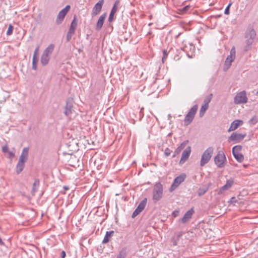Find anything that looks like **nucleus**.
Returning a JSON list of instances; mask_svg holds the SVG:
<instances>
[{
  "mask_svg": "<svg viewBox=\"0 0 258 258\" xmlns=\"http://www.w3.org/2000/svg\"><path fill=\"white\" fill-rule=\"evenodd\" d=\"M208 106L205 105H203L202 106L199 112V115L200 117H202L204 115L206 111L208 109Z\"/></svg>",
  "mask_w": 258,
  "mask_h": 258,
  "instance_id": "a878e982",
  "label": "nucleus"
},
{
  "mask_svg": "<svg viewBox=\"0 0 258 258\" xmlns=\"http://www.w3.org/2000/svg\"><path fill=\"white\" fill-rule=\"evenodd\" d=\"M106 14H102L101 16H100V17L99 18V19L97 21V24H96V30H99L101 29V28L103 25L104 20L106 18Z\"/></svg>",
  "mask_w": 258,
  "mask_h": 258,
  "instance_id": "6ab92c4d",
  "label": "nucleus"
},
{
  "mask_svg": "<svg viewBox=\"0 0 258 258\" xmlns=\"http://www.w3.org/2000/svg\"><path fill=\"white\" fill-rule=\"evenodd\" d=\"M172 215L174 217H176L178 215V212L177 211H175L172 212Z\"/></svg>",
  "mask_w": 258,
  "mask_h": 258,
  "instance_id": "49530a36",
  "label": "nucleus"
},
{
  "mask_svg": "<svg viewBox=\"0 0 258 258\" xmlns=\"http://www.w3.org/2000/svg\"><path fill=\"white\" fill-rule=\"evenodd\" d=\"M198 108V106L197 104H196L190 109L184 119V124L185 125L187 126L192 122L197 112Z\"/></svg>",
  "mask_w": 258,
  "mask_h": 258,
  "instance_id": "423d86ee",
  "label": "nucleus"
},
{
  "mask_svg": "<svg viewBox=\"0 0 258 258\" xmlns=\"http://www.w3.org/2000/svg\"><path fill=\"white\" fill-rule=\"evenodd\" d=\"M32 69L36 70L37 69L36 58L33 57L32 59Z\"/></svg>",
  "mask_w": 258,
  "mask_h": 258,
  "instance_id": "e433bc0d",
  "label": "nucleus"
},
{
  "mask_svg": "<svg viewBox=\"0 0 258 258\" xmlns=\"http://www.w3.org/2000/svg\"><path fill=\"white\" fill-rule=\"evenodd\" d=\"M233 155L238 162H241L243 161L244 156L240 153H235V154L233 153Z\"/></svg>",
  "mask_w": 258,
  "mask_h": 258,
  "instance_id": "393cba45",
  "label": "nucleus"
},
{
  "mask_svg": "<svg viewBox=\"0 0 258 258\" xmlns=\"http://www.w3.org/2000/svg\"><path fill=\"white\" fill-rule=\"evenodd\" d=\"M188 143V141H185L182 142L180 146H179L175 150V153L179 154L182 150L185 147L186 144Z\"/></svg>",
  "mask_w": 258,
  "mask_h": 258,
  "instance_id": "5701e85b",
  "label": "nucleus"
},
{
  "mask_svg": "<svg viewBox=\"0 0 258 258\" xmlns=\"http://www.w3.org/2000/svg\"><path fill=\"white\" fill-rule=\"evenodd\" d=\"M70 8V6L69 5H67L59 12L56 19V23L57 24L61 23Z\"/></svg>",
  "mask_w": 258,
  "mask_h": 258,
  "instance_id": "ddd939ff",
  "label": "nucleus"
},
{
  "mask_svg": "<svg viewBox=\"0 0 258 258\" xmlns=\"http://www.w3.org/2000/svg\"><path fill=\"white\" fill-rule=\"evenodd\" d=\"M208 190V187H203L200 188L198 192V195L199 196H201L204 195L207 191Z\"/></svg>",
  "mask_w": 258,
  "mask_h": 258,
  "instance_id": "bb28decb",
  "label": "nucleus"
},
{
  "mask_svg": "<svg viewBox=\"0 0 258 258\" xmlns=\"http://www.w3.org/2000/svg\"><path fill=\"white\" fill-rule=\"evenodd\" d=\"M243 123V121L242 120H235L233 121L229 129L228 130V132H230L231 131H233L237 129L239 126L241 125Z\"/></svg>",
  "mask_w": 258,
  "mask_h": 258,
  "instance_id": "a211bd4d",
  "label": "nucleus"
},
{
  "mask_svg": "<svg viewBox=\"0 0 258 258\" xmlns=\"http://www.w3.org/2000/svg\"><path fill=\"white\" fill-rule=\"evenodd\" d=\"M39 185V180L38 179H35L34 182L33 184V187L32 189V194L34 195L37 191V187Z\"/></svg>",
  "mask_w": 258,
  "mask_h": 258,
  "instance_id": "b1692460",
  "label": "nucleus"
},
{
  "mask_svg": "<svg viewBox=\"0 0 258 258\" xmlns=\"http://www.w3.org/2000/svg\"><path fill=\"white\" fill-rule=\"evenodd\" d=\"M119 4V1H116L112 9H111V11L110 12V13L109 14V18H108V21L109 22H111L113 20V16H114V14L117 11V5H118Z\"/></svg>",
  "mask_w": 258,
  "mask_h": 258,
  "instance_id": "aec40b11",
  "label": "nucleus"
},
{
  "mask_svg": "<svg viewBox=\"0 0 258 258\" xmlns=\"http://www.w3.org/2000/svg\"><path fill=\"white\" fill-rule=\"evenodd\" d=\"M104 1L100 0L97 3L92 9V15L96 16L98 14L101 10L103 5Z\"/></svg>",
  "mask_w": 258,
  "mask_h": 258,
  "instance_id": "dca6fc26",
  "label": "nucleus"
},
{
  "mask_svg": "<svg viewBox=\"0 0 258 258\" xmlns=\"http://www.w3.org/2000/svg\"><path fill=\"white\" fill-rule=\"evenodd\" d=\"M246 136L245 133L239 134L236 132L233 133L228 138V141L234 142L235 143H239L243 140Z\"/></svg>",
  "mask_w": 258,
  "mask_h": 258,
  "instance_id": "f8f14e48",
  "label": "nucleus"
},
{
  "mask_svg": "<svg viewBox=\"0 0 258 258\" xmlns=\"http://www.w3.org/2000/svg\"><path fill=\"white\" fill-rule=\"evenodd\" d=\"M236 51L234 47H233L230 52V55H228L225 61L224 70H227L231 65L232 62L235 58Z\"/></svg>",
  "mask_w": 258,
  "mask_h": 258,
  "instance_id": "9b49d317",
  "label": "nucleus"
},
{
  "mask_svg": "<svg viewBox=\"0 0 258 258\" xmlns=\"http://www.w3.org/2000/svg\"><path fill=\"white\" fill-rule=\"evenodd\" d=\"M247 101V98L245 91H242L238 93L234 98V102L236 104L245 103Z\"/></svg>",
  "mask_w": 258,
  "mask_h": 258,
  "instance_id": "1a4fd4ad",
  "label": "nucleus"
},
{
  "mask_svg": "<svg viewBox=\"0 0 258 258\" xmlns=\"http://www.w3.org/2000/svg\"><path fill=\"white\" fill-rule=\"evenodd\" d=\"M39 47L38 46L35 49L33 57L36 58V56L38 54V51H39Z\"/></svg>",
  "mask_w": 258,
  "mask_h": 258,
  "instance_id": "a19ab883",
  "label": "nucleus"
},
{
  "mask_svg": "<svg viewBox=\"0 0 258 258\" xmlns=\"http://www.w3.org/2000/svg\"><path fill=\"white\" fill-rule=\"evenodd\" d=\"M163 185L160 182H156L153 189L152 200L156 203L160 201L163 197Z\"/></svg>",
  "mask_w": 258,
  "mask_h": 258,
  "instance_id": "7ed1b4c3",
  "label": "nucleus"
},
{
  "mask_svg": "<svg viewBox=\"0 0 258 258\" xmlns=\"http://www.w3.org/2000/svg\"><path fill=\"white\" fill-rule=\"evenodd\" d=\"M147 199L146 198H145L140 202L138 207L134 211L132 214L133 218L136 217L144 209L147 204Z\"/></svg>",
  "mask_w": 258,
  "mask_h": 258,
  "instance_id": "4468645a",
  "label": "nucleus"
},
{
  "mask_svg": "<svg viewBox=\"0 0 258 258\" xmlns=\"http://www.w3.org/2000/svg\"><path fill=\"white\" fill-rule=\"evenodd\" d=\"M143 109H144L143 108H141V111H143Z\"/></svg>",
  "mask_w": 258,
  "mask_h": 258,
  "instance_id": "603ef678",
  "label": "nucleus"
},
{
  "mask_svg": "<svg viewBox=\"0 0 258 258\" xmlns=\"http://www.w3.org/2000/svg\"><path fill=\"white\" fill-rule=\"evenodd\" d=\"M236 202H237V200L235 197L231 198L229 201V203L230 204H233V205H234L235 203H236Z\"/></svg>",
  "mask_w": 258,
  "mask_h": 258,
  "instance_id": "58836bf2",
  "label": "nucleus"
},
{
  "mask_svg": "<svg viewBox=\"0 0 258 258\" xmlns=\"http://www.w3.org/2000/svg\"><path fill=\"white\" fill-rule=\"evenodd\" d=\"M114 233L113 231H107L106 232L105 235L104 237V239L102 241L103 243H106L109 242L110 238L112 236Z\"/></svg>",
  "mask_w": 258,
  "mask_h": 258,
  "instance_id": "412c9836",
  "label": "nucleus"
},
{
  "mask_svg": "<svg viewBox=\"0 0 258 258\" xmlns=\"http://www.w3.org/2000/svg\"><path fill=\"white\" fill-rule=\"evenodd\" d=\"M256 32L253 29H249L247 30L245 35V38L246 39V46L245 50H247L249 48L250 46L253 42L256 37Z\"/></svg>",
  "mask_w": 258,
  "mask_h": 258,
  "instance_id": "20e7f679",
  "label": "nucleus"
},
{
  "mask_svg": "<svg viewBox=\"0 0 258 258\" xmlns=\"http://www.w3.org/2000/svg\"><path fill=\"white\" fill-rule=\"evenodd\" d=\"M226 160L225 156L222 151H219L214 158L215 163L219 168L224 167V162Z\"/></svg>",
  "mask_w": 258,
  "mask_h": 258,
  "instance_id": "0eeeda50",
  "label": "nucleus"
},
{
  "mask_svg": "<svg viewBox=\"0 0 258 258\" xmlns=\"http://www.w3.org/2000/svg\"><path fill=\"white\" fill-rule=\"evenodd\" d=\"M54 48V45L51 44L49 45L43 51L40 58V62L43 66H45L48 64Z\"/></svg>",
  "mask_w": 258,
  "mask_h": 258,
  "instance_id": "f03ea898",
  "label": "nucleus"
},
{
  "mask_svg": "<svg viewBox=\"0 0 258 258\" xmlns=\"http://www.w3.org/2000/svg\"><path fill=\"white\" fill-rule=\"evenodd\" d=\"M127 255L126 247H123L119 251L116 258H125Z\"/></svg>",
  "mask_w": 258,
  "mask_h": 258,
  "instance_id": "4be33fe9",
  "label": "nucleus"
},
{
  "mask_svg": "<svg viewBox=\"0 0 258 258\" xmlns=\"http://www.w3.org/2000/svg\"><path fill=\"white\" fill-rule=\"evenodd\" d=\"M194 213V210L193 208H191L188 211H187L183 217L181 218V221L182 223H185L190 219H191L193 214Z\"/></svg>",
  "mask_w": 258,
  "mask_h": 258,
  "instance_id": "f3484780",
  "label": "nucleus"
},
{
  "mask_svg": "<svg viewBox=\"0 0 258 258\" xmlns=\"http://www.w3.org/2000/svg\"><path fill=\"white\" fill-rule=\"evenodd\" d=\"M168 119H170L171 118V115L170 114H168Z\"/></svg>",
  "mask_w": 258,
  "mask_h": 258,
  "instance_id": "3c124183",
  "label": "nucleus"
},
{
  "mask_svg": "<svg viewBox=\"0 0 258 258\" xmlns=\"http://www.w3.org/2000/svg\"><path fill=\"white\" fill-rule=\"evenodd\" d=\"M229 189V188L226 186V185H224L219 189L218 192V194L221 195L224 191H226Z\"/></svg>",
  "mask_w": 258,
  "mask_h": 258,
  "instance_id": "473e14b6",
  "label": "nucleus"
},
{
  "mask_svg": "<svg viewBox=\"0 0 258 258\" xmlns=\"http://www.w3.org/2000/svg\"><path fill=\"white\" fill-rule=\"evenodd\" d=\"M213 152L214 149L212 147H209L204 152L200 161V165L201 166H204L210 161L213 154Z\"/></svg>",
  "mask_w": 258,
  "mask_h": 258,
  "instance_id": "39448f33",
  "label": "nucleus"
},
{
  "mask_svg": "<svg viewBox=\"0 0 258 258\" xmlns=\"http://www.w3.org/2000/svg\"><path fill=\"white\" fill-rule=\"evenodd\" d=\"M14 27L12 24H10L8 26V29L7 31L6 34L8 36H10L12 34L13 31Z\"/></svg>",
  "mask_w": 258,
  "mask_h": 258,
  "instance_id": "2f4dec72",
  "label": "nucleus"
},
{
  "mask_svg": "<svg viewBox=\"0 0 258 258\" xmlns=\"http://www.w3.org/2000/svg\"><path fill=\"white\" fill-rule=\"evenodd\" d=\"M9 156L10 158H13L15 156V154L12 151H9Z\"/></svg>",
  "mask_w": 258,
  "mask_h": 258,
  "instance_id": "c03bdc74",
  "label": "nucleus"
},
{
  "mask_svg": "<svg viewBox=\"0 0 258 258\" xmlns=\"http://www.w3.org/2000/svg\"><path fill=\"white\" fill-rule=\"evenodd\" d=\"M229 189V188L226 186V185H224L219 189L218 192V194L221 195L224 191H226Z\"/></svg>",
  "mask_w": 258,
  "mask_h": 258,
  "instance_id": "72a5a7b5",
  "label": "nucleus"
},
{
  "mask_svg": "<svg viewBox=\"0 0 258 258\" xmlns=\"http://www.w3.org/2000/svg\"><path fill=\"white\" fill-rule=\"evenodd\" d=\"M178 154H179L175 153V151L174 152L173 155H172V158H175Z\"/></svg>",
  "mask_w": 258,
  "mask_h": 258,
  "instance_id": "09e8293b",
  "label": "nucleus"
},
{
  "mask_svg": "<svg viewBox=\"0 0 258 258\" xmlns=\"http://www.w3.org/2000/svg\"><path fill=\"white\" fill-rule=\"evenodd\" d=\"M186 178V174L182 173L176 177L170 187V191L172 192L182 182L184 181Z\"/></svg>",
  "mask_w": 258,
  "mask_h": 258,
  "instance_id": "6e6552de",
  "label": "nucleus"
},
{
  "mask_svg": "<svg viewBox=\"0 0 258 258\" xmlns=\"http://www.w3.org/2000/svg\"><path fill=\"white\" fill-rule=\"evenodd\" d=\"M28 154L29 148L27 147L23 148L16 165V171L18 174H20L23 170L25 167V163L28 160Z\"/></svg>",
  "mask_w": 258,
  "mask_h": 258,
  "instance_id": "f257e3e1",
  "label": "nucleus"
},
{
  "mask_svg": "<svg viewBox=\"0 0 258 258\" xmlns=\"http://www.w3.org/2000/svg\"><path fill=\"white\" fill-rule=\"evenodd\" d=\"M241 150V146L240 145L235 146L232 148V153H238Z\"/></svg>",
  "mask_w": 258,
  "mask_h": 258,
  "instance_id": "c85d7f7f",
  "label": "nucleus"
},
{
  "mask_svg": "<svg viewBox=\"0 0 258 258\" xmlns=\"http://www.w3.org/2000/svg\"><path fill=\"white\" fill-rule=\"evenodd\" d=\"M231 6V4H229L227 7L225 8L224 11V14L226 15H229V8Z\"/></svg>",
  "mask_w": 258,
  "mask_h": 258,
  "instance_id": "ea45409f",
  "label": "nucleus"
},
{
  "mask_svg": "<svg viewBox=\"0 0 258 258\" xmlns=\"http://www.w3.org/2000/svg\"><path fill=\"white\" fill-rule=\"evenodd\" d=\"M257 95H258V91L256 92V93Z\"/></svg>",
  "mask_w": 258,
  "mask_h": 258,
  "instance_id": "6e6d98bb",
  "label": "nucleus"
},
{
  "mask_svg": "<svg viewBox=\"0 0 258 258\" xmlns=\"http://www.w3.org/2000/svg\"><path fill=\"white\" fill-rule=\"evenodd\" d=\"M77 26V22L76 21V18L75 17L72 21L70 27L69 29V31L67 33L66 36V40L67 42H69L71 40L72 36L75 34L76 29Z\"/></svg>",
  "mask_w": 258,
  "mask_h": 258,
  "instance_id": "9d476101",
  "label": "nucleus"
},
{
  "mask_svg": "<svg viewBox=\"0 0 258 258\" xmlns=\"http://www.w3.org/2000/svg\"><path fill=\"white\" fill-rule=\"evenodd\" d=\"M4 244V243H3V242L2 240V239L0 238V244H1V245H2V244Z\"/></svg>",
  "mask_w": 258,
  "mask_h": 258,
  "instance_id": "8fccbe9b",
  "label": "nucleus"
},
{
  "mask_svg": "<svg viewBox=\"0 0 258 258\" xmlns=\"http://www.w3.org/2000/svg\"><path fill=\"white\" fill-rule=\"evenodd\" d=\"M191 153V148L188 146L182 152L181 157L179 161V164H183L189 158Z\"/></svg>",
  "mask_w": 258,
  "mask_h": 258,
  "instance_id": "2eb2a0df",
  "label": "nucleus"
},
{
  "mask_svg": "<svg viewBox=\"0 0 258 258\" xmlns=\"http://www.w3.org/2000/svg\"><path fill=\"white\" fill-rule=\"evenodd\" d=\"M143 109H144L143 108H141V111H143Z\"/></svg>",
  "mask_w": 258,
  "mask_h": 258,
  "instance_id": "864d4df0",
  "label": "nucleus"
},
{
  "mask_svg": "<svg viewBox=\"0 0 258 258\" xmlns=\"http://www.w3.org/2000/svg\"><path fill=\"white\" fill-rule=\"evenodd\" d=\"M2 151L3 152H9L8 151V148L7 146H4L3 148H2Z\"/></svg>",
  "mask_w": 258,
  "mask_h": 258,
  "instance_id": "a18cd8bd",
  "label": "nucleus"
},
{
  "mask_svg": "<svg viewBox=\"0 0 258 258\" xmlns=\"http://www.w3.org/2000/svg\"><path fill=\"white\" fill-rule=\"evenodd\" d=\"M258 121V118L256 116H253L249 120V123L250 124L254 125Z\"/></svg>",
  "mask_w": 258,
  "mask_h": 258,
  "instance_id": "f704fd0d",
  "label": "nucleus"
},
{
  "mask_svg": "<svg viewBox=\"0 0 258 258\" xmlns=\"http://www.w3.org/2000/svg\"><path fill=\"white\" fill-rule=\"evenodd\" d=\"M71 112V106L67 103L65 108L64 113L66 115H69Z\"/></svg>",
  "mask_w": 258,
  "mask_h": 258,
  "instance_id": "c756f323",
  "label": "nucleus"
},
{
  "mask_svg": "<svg viewBox=\"0 0 258 258\" xmlns=\"http://www.w3.org/2000/svg\"><path fill=\"white\" fill-rule=\"evenodd\" d=\"M189 9V7L188 6H186L183 7L181 10L182 13H185L187 10Z\"/></svg>",
  "mask_w": 258,
  "mask_h": 258,
  "instance_id": "37998d69",
  "label": "nucleus"
},
{
  "mask_svg": "<svg viewBox=\"0 0 258 258\" xmlns=\"http://www.w3.org/2000/svg\"><path fill=\"white\" fill-rule=\"evenodd\" d=\"M66 256V252L64 251H62L61 252V258H64Z\"/></svg>",
  "mask_w": 258,
  "mask_h": 258,
  "instance_id": "de8ad7c7",
  "label": "nucleus"
},
{
  "mask_svg": "<svg viewBox=\"0 0 258 258\" xmlns=\"http://www.w3.org/2000/svg\"><path fill=\"white\" fill-rule=\"evenodd\" d=\"M233 184V180L232 179H228L226 181V183L225 185L227 186L229 188L232 186Z\"/></svg>",
  "mask_w": 258,
  "mask_h": 258,
  "instance_id": "c9c22d12",
  "label": "nucleus"
},
{
  "mask_svg": "<svg viewBox=\"0 0 258 258\" xmlns=\"http://www.w3.org/2000/svg\"><path fill=\"white\" fill-rule=\"evenodd\" d=\"M171 153V151L169 148H167L164 151V155L166 157L169 156Z\"/></svg>",
  "mask_w": 258,
  "mask_h": 258,
  "instance_id": "4c0bfd02",
  "label": "nucleus"
},
{
  "mask_svg": "<svg viewBox=\"0 0 258 258\" xmlns=\"http://www.w3.org/2000/svg\"><path fill=\"white\" fill-rule=\"evenodd\" d=\"M212 97V94H211L204 101V104L209 107V103L210 102Z\"/></svg>",
  "mask_w": 258,
  "mask_h": 258,
  "instance_id": "cd10ccee",
  "label": "nucleus"
},
{
  "mask_svg": "<svg viewBox=\"0 0 258 258\" xmlns=\"http://www.w3.org/2000/svg\"><path fill=\"white\" fill-rule=\"evenodd\" d=\"M180 235H178L176 236L173 237L171 239V241L174 245H176L179 240Z\"/></svg>",
  "mask_w": 258,
  "mask_h": 258,
  "instance_id": "7c9ffc66",
  "label": "nucleus"
},
{
  "mask_svg": "<svg viewBox=\"0 0 258 258\" xmlns=\"http://www.w3.org/2000/svg\"><path fill=\"white\" fill-rule=\"evenodd\" d=\"M167 56V53L166 51L164 50L163 51V56L162 57V61L164 62V60L166 58Z\"/></svg>",
  "mask_w": 258,
  "mask_h": 258,
  "instance_id": "79ce46f5",
  "label": "nucleus"
},
{
  "mask_svg": "<svg viewBox=\"0 0 258 258\" xmlns=\"http://www.w3.org/2000/svg\"><path fill=\"white\" fill-rule=\"evenodd\" d=\"M64 188L66 189H68V188L66 187H64Z\"/></svg>",
  "mask_w": 258,
  "mask_h": 258,
  "instance_id": "5fc2aeb1",
  "label": "nucleus"
}]
</instances>
